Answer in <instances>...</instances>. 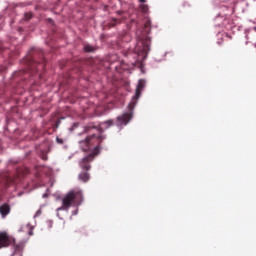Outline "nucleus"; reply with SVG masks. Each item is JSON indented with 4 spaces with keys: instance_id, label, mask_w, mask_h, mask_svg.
I'll use <instances>...</instances> for the list:
<instances>
[{
    "instance_id": "obj_2",
    "label": "nucleus",
    "mask_w": 256,
    "mask_h": 256,
    "mask_svg": "<svg viewBox=\"0 0 256 256\" xmlns=\"http://www.w3.org/2000/svg\"><path fill=\"white\" fill-rule=\"evenodd\" d=\"M83 203V192L79 190L69 191L62 199V206L57 211H69L71 207H79Z\"/></svg>"
},
{
    "instance_id": "obj_9",
    "label": "nucleus",
    "mask_w": 256,
    "mask_h": 256,
    "mask_svg": "<svg viewBox=\"0 0 256 256\" xmlns=\"http://www.w3.org/2000/svg\"><path fill=\"white\" fill-rule=\"evenodd\" d=\"M89 173L87 172H81L78 176L79 181H82V183H87L89 181Z\"/></svg>"
},
{
    "instance_id": "obj_15",
    "label": "nucleus",
    "mask_w": 256,
    "mask_h": 256,
    "mask_svg": "<svg viewBox=\"0 0 256 256\" xmlns=\"http://www.w3.org/2000/svg\"><path fill=\"white\" fill-rule=\"evenodd\" d=\"M121 23V20L120 19H112V21L110 22V26L111 27H115V25Z\"/></svg>"
},
{
    "instance_id": "obj_7",
    "label": "nucleus",
    "mask_w": 256,
    "mask_h": 256,
    "mask_svg": "<svg viewBox=\"0 0 256 256\" xmlns=\"http://www.w3.org/2000/svg\"><path fill=\"white\" fill-rule=\"evenodd\" d=\"M11 245H13L14 247V253L12 254V256L17 255V253L19 256H23L22 253H23V249H25V241H20L17 244L14 242V244H11Z\"/></svg>"
},
{
    "instance_id": "obj_5",
    "label": "nucleus",
    "mask_w": 256,
    "mask_h": 256,
    "mask_svg": "<svg viewBox=\"0 0 256 256\" xmlns=\"http://www.w3.org/2000/svg\"><path fill=\"white\" fill-rule=\"evenodd\" d=\"M29 61V69L32 75L39 73V71L45 70V58H43V52H41L40 62L33 60V58H30Z\"/></svg>"
},
{
    "instance_id": "obj_14",
    "label": "nucleus",
    "mask_w": 256,
    "mask_h": 256,
    "mask_svg": "<svg viewBox=\"0 0 256 256\" xmlns=\"http://www.w3.org/2000/svg\"><path fill=\"white\" fill-rule=\"evenodd\" d=\"M140 9L142 13H147V11H149V6L142 4L140 5Z\"/></svg>"
},
{
    "instance_id": "obj_16",
    "label": "nucleus",
    "mask_w": 256,
    "mask_h": 256,
    "mask_svg": "<svg viewBox=\"0 0 256 256\" xmlns=\"http://www.w3.org/2000/svg\"><path fill=\"white\" fill-rule=\"evenodd\" d=\"M33 17V14L32 13H26L25 14V19L26 21H29V19H31Z\"/></svg>"
},
{
    "instance_id": "obj_19",
    "label": "nucleus",
    "mask_w": 256,
    "mask_h": 256,
    "mask_svg": "<svg viewBox=\"0 0 256 256\" xmlns=\"http://www.w3.org/2000/svg\"><path fill=\"white\" fill-rule=\"evenodd\" d=\"M140 1V3H145V0H139Z\"/></svg>"
},
{
    "instance_id": "obj_8",
    "label": "nucleus",
    "mask_w": 256,
    "mask_h": 256,
    "mask_svg": "<svg viewBox=\"0 0 256 256\" xmlns=\"http://www.w3.org/2000/svg\"><path fill=\"white\" fill-rule=\"evenodd\" d=\"M9 213H11V206H9V204H3L0 206V215H2V217H7Z\"/></svg>"
},
{
    "instance_id": "obj_6",
    "label": "nucleus",
    "mask_w": 256,
    "mask_h": 256,
    "mask_svg": "<svg viewBox=\"0 0 256 256\" xmlns=\"http://www.w3.org/2000/svg\"><path fill=\"white\" fill-rule=\"evenodd\" d=\"M15 243L16 240L13 236L8 235L7 232H0V249L11 247V245H15Z\"/></svg>"
},
{
    "instance_id": "obj_12",
    "label": "nucleus",
    "mask_w": 256,
    "mask_h": 256,
    "mask_svg": "<svg viewBox=\"0 0 256 256\" xmlns=\"http://www.w3.org/2000/svg\"><path fill=\"white\" fill-rule=\"evenodd\" d=\"M93 129H97V126H95L94 124H88L84 127L85 133H89L90 131H93Z\"/></svg>"
},
{
    "instance_id": "obj_17",
    "label": "nucleus",
    "mask_w": 256,
    "mask_h": 256,
    "mask_svg": "<svg viewBox=\"0 0 256 256\" xmlns=\"http://www.w3.org/2000/svg\"><path fill=\"white\" fill-rule=\"evenodd\" d=\"M56 141H57V143H59V145H63L65 143V141L59 137L56 138Z\"/></svg>"
},
{
    "instance_id": "obj_18",
    "label": "nucleus",
    "mask_w": 256,
    "mask_h": 256,
    "mask_svg": "<svg viewBox=\"0 0 256 256\" xmlns=\"http://www.w3.org/2000/svg\"><path fill=\"white\" fill-rule=\"evenodd\" d=\"M106 125H108V127L113 126V120H107L106 122H104Z\"/></svg>"
},
{
    "instance_id": "obj_10",
    "label": "nucleus",
    "mask_w": 256,
    "mask_h": 256,
    "mask_svg": "<svg viewBox=\"0 0 256 256\" xmlns=\"http://www.w3.org/2000/svg\"><path fill=\"white\" fill-rule=\"evenodd\" d=\"M145 33H151V20H146L144 23Z\"/></svg>"
},
{
    "instance_id": "obj_11",
    "label": "nucleus",
    "mask_w": 256,
    "mask_h": 256,
    "mask_svg": "<svg viewBox=\"0 0 256 256\" xmlns=\"http://www.w3.org/2000/svg\"><path fill=\"white\" fill-rule=\"evenodd\" d=\"M141 43L144 46V51H147L149 49V43H151V39L146 37V39L142 40Z\"/></svg>"
},
{
    "instance_id": "obj_20",
    "label": "nucleus",
    "mask_w": 256,
    "mask_h": 256,
    "mask_svg": "<svg viewBox=\"0 0 256 256\" xmlns=\"http://www.w3.org/2000/svg\"><path fill=\"white\" fill-rule=\"evenodd\" d=\"M39 77H40V79H41V77H43V76L40 74Z\"/></svg>"
},
{
    "instance_id": "obj_1",
    "label": "nucleus",
    "mask_w": 256,
    "mask_h": 256,
    "mask_svg": "<svg viewBox=\"0 0 256 256\" xmlns=\"http://www.w3.org/2000/svg\"><path fill=\"white\" fill-rule=\"evenodd\" d=\"M145 83V80H139L135 95L132 97V100L128 104V112L117 117L118 125H127L129 121L133 119V109H135L137 101H139V97H141V92L143 91V89H145Z\"/></svg>"
},
{
    "instance_id": "obj_13",
    "label": "nucleus",
    "mask_w": 256,
    "mask_h": 256,
    "mask_svg": "<svg viewBox=\"0 0 256 256\" xmlns=\"http://www.w3.org/2000/svg\"><path fill=\"white\" fill-rule=\"evenodd\" d=\"M84 51H86V53H92V51H94L93 46L85 45L84 46Z\"/></svg>"
},
{
    "instance_id": "obj_4",
    "label": "nucleus",
    "mask_w": 256,
    "mask_h": 256,
    "mask_svg": "<svg viewBox=\"0 0 256 256\" xmlns=\"http://www.w3.org/2000/svg\"><path fill=\"white\" fill-rule=\"evenodd\" d=\"M95 141L100 144L101 141H103V137L92 134L91 136H88L85 140L80 141V147L82 151H89Z\"/></svg>"
},
{
    "instance_id": "obj_3",
    "label": "nucleus",
    "mask_w": 256,
    "mask_h": 256,
    "mask_svg": "<svg viewBox=\"0 0 256 256\" xmlns=\"http://www.w3.org/2000/svg\"><path fill=\"white\" fill-rule=\"evenodd\" d=\"M101 151V147L99 146V144L92 150V152L90 154H88L87 156H85L79 163L81 169H83L84 171H89V169H91V161H93V159H95V157H97V155H99Z\"/></svg>"
}]
</instances>
